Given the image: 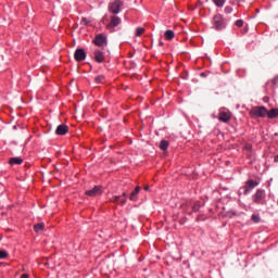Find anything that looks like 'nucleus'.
<instances>
[{"label":"nucleus","instance_id":"6ab92c4d","mask_svg":"<svg viewBox=\"0 0 278 278\" xmlns=\"http://www.w3.org/2000/svg\"><path fill=\"white\" fill-rule=\"evenodd\" d=\"M96 84H103L105 81V76L100 75L94 77Z\"/></svg>","mask_w":278,"mask_h":278},{"label":"nucleus","instance_id":"bb28decb","mask_svg":"<svg viewBox=\"0 0 278 278\" xmlns=\"http://www.w3.org/2000/svg\"><path fill=\"white\" fill-rule=\"evenodd\" d=\"M233 12V9L231 7H226L225 8V13L226 14H231Z\"/></svg>","mask_w":278,"mask_h":278},{"label":"nucleus","instance_id":"423d86ee","mask_svg":"<svg viewBox=\"0 0 278 278\" xmlns=\"http://www.w3.org/2000/svg\"><path fill=\"white\" fill-rule=\"evenodd\" d=\"M96 47L104 48L108 47V36L104 34H98L93 40Z\"/></svg>","mask_w":278,"mask_h":278},{"label":"nucleus","instance_id":"b1692460","mask_svg":"<svg viewBox=\"0 0 278 278\" xmlns=\"http://www.w3.org/2000/svg\"><path fill=\"white\" fill-rule=\"evenodd\" d=\"M8 257V252L5 250H0V260H5Z\"/></svg>","mask_w":278,"mask_h":278},{"label":"nucleus","instance_id":"9d476101","mask_svg":"<svg viewBox=\"0 0 278 278\" xmlns=\"http://www.w3.org/2000/svg\"><path fill=\"white\" fill-rule=\"evenodd\" d=\"M219 121H222V123H229L231 121V113L227 111L219 112Z\"/></svg>","mask_w":278,"mask_h":278},{"label":"nucleus","instance_id":"5701e85b","mask_svg":"<svg viewBox=\"0 0 278 278\" xmlns=\"http://www.w3.org/2000/svg\"><path fill=\"white\" fill-rule=\"evenodd\" d=\"M119 199H123V197H119V195H115L111 199V202L112 203H117V205H119Z\"/></svg>","mask_w":278,"mask_h":278},{"label":"nucleus","instance_id":"20e7f679","mask_svg":"<svg viewBox=\"0 0 278 278\" xmlns=\"http://www.w3.org/2000/svg\"><path fill=\"white\" fill-rule=\"evenodd\" d=\"M213 26H214V29H216L217 31L225 29L226 27L225 18L220 14H216L213 17Z\"/></svg>","mask_w":278,"mask_h":278},{"label":"nucleus","instance_id":"7ed1b4c3","mask_svg":"<svg viewBox=\"0 0 278 278\" xmlns=\"http://www.w3.org/2000/svg\"><path fill=\"white\" fill-rule=\"evenodd\" d=\"M264 199H266V191L264 189H257L255 194L252 195V201L256 205H264Z\"/></svg>","mask_w":278,"mask_h":278},{"label":"nucleus","instance_id":"4be33fe9","mask_svg":"<svg viewBox=\"0 0 278 278\" xmlns=\"http://www.w3.org/2000/svg\"><path fill=\"white\" fill-rule=\"evenodd\" d=\"M251 220H252V223H260V220H262V218L257 214H253L251 216Z\"/></svg>","mask_w":278,"mask_h":278},{"label":"nucleus","instance_id":"aec40b11","mask_svg":"<svg viewBox=\"0 0 278 278\" xmlns=\"http://www.w3.org/2000/svg\"><path fill=\"white\" fill-rule=\"evenodd\" d=\"M192 210L193 212H199V210H201V202H194L192 205Z\"/></svg>","mask_w":278,"mask_h":278},{"label":"nucleus","instance_id":"473e14b6","mask_svg":"<svg viewBox=\"0 0 278 278\" xmlns=\"http://www.w3.org/2000/svg\"><path fill=\"white\" fill-rule=\"evenodd\" d=\"M275 162H278V155L275 156Z\"/></svg>","mask_w":278,"mask_h":278},{"label":"nucleus","instance_id":"2f4dec72","mask_svg":"<svg viewBox=\"0 0 278 278\" xmlns=\"http://www.w3.org/2000/svg\"><path fill=\"white\" fill-rule=\"evenodd\" d=\"M143 189H144L146 191H149V186H146Z\"/></svg>","mask_w":278,"mask_h":278},{"label":"nucleus","instance_id":"39448f33","mask_svg":"<svg viewBox=\"0 0 278 278\" xmlns=\"http://www.w3.org/2000/svg\"><path fill=\"white\" fill-rule=\"evenodd\" d=\"M256 186H258V182L257 181H254V180H248L245 186L242 187L240 190H239V194H249V192H251V190H253L254 188H256Z\"/></svg>","mask_w":278,"mask_h":278},{"label":"nucleus","instance_id":"a878e982","mask_svg":"<svg viewBox=\"0 0 278 278\" xmlns=\"http://www.w3.org/2000/svg\"><path fill=\"white\" fill-rule=\"evenodd\" d=\"M88 23H90V20L83 17L80 21V25H88Z\"/></svg>","mask_w":278,"mask_h":278},{"label":"nucleus","instance_id":"ddd939ff","mask_svg":"<svg viewBox=\"0 0 278 278\" xmlns=\"http://www.w3.org/2000/svg\"><path fill=\"white\" fill-rule=\"evenodd\" d=\"M138 194H140V186H137L135 190L130 193L129 200L130 201H138Z\"/></svg>","mask_w":278,"mask_h":278},{"label":"nucleus","instance_id":"393cba45","mask_svg":"<svg viewBox=\"0 0 278 278\" xmlns=\"http://www.w3.org/2000/svg\"><path fill=\"white\" fill-rule=\"evenodd\" d=\"M141 34H144V28L143 27H138L136 29V36H140Z\"/></svg>","mask_w":278,"mask_h":278},{"label":"nucleus","instance_id":"c85d7f7f","mask_svg":"<svg viewBox=\"0 0 278 278\" xmlns=\"http://www.w3.org/2000/svg\"><path fill=\"white\" fill-rule=\"evenodd\" d=\"M119 205H125L127 203V199L122 198L118 200Z\"/></svg>","mask_w":278,"mask_h":278},{"label":"nucleus","instance_id":"f3484780","mask_svg":"<svg viewBox=\"0 0 278 278\" xmlns=\"http://www.w3.org/2000/svg\"><path fill=\"white\" fill-rule=\"evenodd\" d=\"M35 231L38 233L39 231L45 230V223H39L34 226Z\"/></svg>","mask_w":278,"mask_h":278},{"label":"nucleus","instance_id":"412c9836","mask_svg":"<svg viewBox=\"0 0 278 278\" xmlns=\"http://www.w3.org/2000/svg\"><path fill=\"white\" fill-rule=\"evenodd\" d=\"M213 3H215L217 8H223V5H225V0H213Z\"/></svg>","mask_w":278,"mask_h":278},{"label":"nucleus","instance_id":"9b49d317","mask_svg":"<svg viewBox=\"0 0 278 278\" xmlns=\"http://www.w3.org/2000/svg\"><path fill=\"white\" fill-rule=\"evenodd\" d=\"M55 134L58 136H66L68 134V126L62 124L56 127Z\"/></svg>","mask_w":278,"mask_h":278},{"label":"nucleus","instance_id":"2eb2a0df","mask_svg":"<svg viewBox=\"0 0 278 278\" xmlns=\"http://www.w3.org/2000/svg\"><path fill=\"white\" fill-rule=\"evenodd\" d=\"M266 116L269 117V118H277L278 109H271L270 111H267Z\"/></svg>","mask_w":278,"mask_h":278},{"label":"nucleus","instance_id":"c756f323","mask_svg":"<svg viewBox=\"0 0 278 278\" xmlns=\"http://www.w3.org/2000/svg\"><path fill=\"white\" fill-rule=\"evenodd\" d=\"M271 84H274V86H277V84H278V76L273 78Z\"/></svg>","mask_w":278,"mask_h":278},{"label":"nucleus","instance_id":"1a4fd4ad","mask_svg":"<svg viewBox=\"0 0 278 278\" xmlns=\"http://www.w3.org/2000/svg\"><path fill=\"white\" fill-rule=\"evenodd\" d=\"M76 62H84L86 60V51L84 49H77L74 53Z\"/></svg>","mask_w":278,"mask_h":278},{"label":"nucleus","instance_id":"4468645a","mask_svg":"<svg viewBox=\"0 0 278 278\" xmlns=\"http://www.w3.org/2000/svg\"><path fill=\"white\" fill-rule=\"evenodd\" d=\"M9 164H11V166H14V164L21 165V164H23V159H21V157H11L9 160Z\"/></svg>","mask_w":278,"mask_h":278},{"label":"nucleus","instance_id":"cd10ccee","mask_svg":"<svg viewBox=\"0 0 278 278\" xmlns=\"http://www.w3.org/2000/svg\"><path fill=\"white\" fill-rule=\"evenodd\" d=\"M242 25H244V21H242V20H237L236 21V26L237 27H242Z\"/></svg>","mask_w":278,"mask_h":278},{"label":"nucleus","instance_id":"0eeeda50","mask_svg":"<svg viewBox=\"0 0 278 278\" xmlns=\"http://www.w3.org/2000/svg\"><path fill=\"white\" fill-rule=\"evenodd\" d=\"M85 194H87V197H101V194H103V188L96 186L91 190H87Z\"/></svg>","mask_w":278,"mask_h":278},{"label":"nucleus","instance_id":"a211bd4d","mask_svg":"<svg viewBox=\"0 0 278 278\" xmlns=\"http://www.w3.org/2000/svg\"><path fill=\"white\" fill-rule=\"evenodd\" d=\"M167 149H168V141L162 140V141L160 142V150H161V151H167Z\"/></svg>","mask_w":278,"mask_h":278},{"label":"nucleus","instance_id":"dca6fc26","mask_svg":"<svg viewBox=\"0 0 278 278\" xmlns=\"http://www.w3.org/2000/svg\"><path fill=\"white\" fill-rule=\"evenodd\" d=\"M164 36H165L166 40H173V38H175V31L166 30Z\"/></svg>","mask_w":278,"mask_h":278},{"label":"nucleus","instance_id":"7c9ffc66","mask_svg":"<svg viewBox=\"0 0 278 278\" xmlns=\"http://www.w3.org/2000/svg\"><path fill=\"white\" fill-rule=\"evenodd\" d=\"M119 197H122V199H126L127 200V192H124L122 195H119Z\"/></svg>","mask_w":278,"mask_h":278},{"label":"nucleus","instance_id":"6e6552de","mask_svg":"<svg viewBox=\"0 0 278 278\" xmlns=\"http://www.w3.org/2000/svg\"><path fill=\"white\" fill-rule=\"evenodd\" d=\"M123 23V20L116 15L111 16V22L106 25V29H114V27H118Z\"/></svg>","mask_w":278,"mask_h":278},{"label":"nucleus","instance_id":"f8f14e48","mask_svg":"<svg viewBox=\"0 0 278 278\" xmlns=\"http://www.w3.org/2000/svg\"><path fill=\"white\" fill-rule=\"evenodd\" d=\"M94 60L99 64L103 63L105 61V55L100 50L94 51Z\"/></svg>","mask_w":278,"mask_h":278},{"label":"nucleus","instance_id":"f257e3e1","mask_svg":"<svg viewBox=\"0 0 278 278\" xmlns=\"http://www.w3.org/2000/svg\"><path fill=\"white\" fill-rule=\"evenodd\" d=\"M251 118H266V115L268 114V109L265 106H253L250 112Z\"/></svg>","mask_w":278,"mask_h":278},{"label":"nucleus","instance_id":"f03ea898","mask_svg":"<svg viewBox=\"0 0 278 278\" xmlns=\"http://www.w3.org/2000/svg\"><path fill=\"white\" fill-rule=\"evenodd\" d=\"M124 5L125 3H123L122 0H114L109 3V12H111V14H119Z\"/></svg>","mask_w":278,"mask_h":278}]
</instances>
